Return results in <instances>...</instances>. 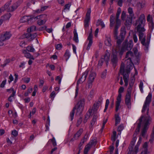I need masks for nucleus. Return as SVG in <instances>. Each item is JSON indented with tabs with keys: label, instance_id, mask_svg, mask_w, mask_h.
Wrapping results in <instances>:
<instances>
[{
	"label": "nucleus",
	"instance_id": "1",
	"mask_svg": "<svg viewBox=\"0 0 154 154\" xmlns=\"http://www.w3.org/2000/svg\"><path fill=\"white\" fill-rule=\"evenodd\" d=\"M152 94L150 92L149 93L148 96L146 97V100L144 103L143 108L142 110V113L144 112L146 110V115L147 116H141L139 119V122L138 124L137 128L136 129L135 133L133 136L136 137L137 134L139 133L141 124L143 125V128L142 129L140 134V136L144 137L146 134L147 132L149 125L152 122V119L151 117L148 116V113L149 111V104L152 100Z\"/></svg>",
	"mask_w": 154,
	"mask_h": 154
},
{
	"label": "nucleus",
	"instance_id": "2",
	"mask_svg": "<svg viewBox=\"0 0 154 154\" xmlns=\"http://www.w3.org/2000/svg\"><path fill=\"white\" fill-rule=\"evenodd\" d=\"M145 21V16L143 14H141L138 20L136 23L138 24L137 27V31L138 33L139 40L141 42V44H144V42L146 36L145 34V30L144 28Z\"/></svg>",
	"mask_w": 154,
	"mask_h": 154
},
{
	"label": "nucleus",
	"instance_id": "3",
	"mask_svg": "<svg viewBox=\"0 0 154 154\" xmlns=\"http://www.w3.org/2000/svg\"><path fill=\"white\" fill-rule=\"evenodd\" d=\"M85 103V100L84 98L81 99L78 101L76 106L73 108L70 113V117L71 120L72 121L74 117V116L75 113V110L76 109H77V112L81 113L84 108V106Z\"/></svg>",
	"mask_w": 154,
	"mask_h": 154
},
{
	"label": "nucleus",
	"instance_id": "4",
	"mask_svg": "<svg viewBox=\"0 0 154 154\" xmlns=\"http://www.w3.org/2000/svg\"><path fill=\"white\" fill-rule=\"evenodd\" d=\"M133 47V42L132 40H130L128 42L127 40H125L123 42L122 46L120 50L118 51L119 55L121 56L126 50H131Z\"/></svg>",
	"mask_w": 154,
	"mask_h": 154
},
{
	"label": "nucleus",
	"instance_id": "5",
	"mask_svg": "<svg viewBox=\"0 0 154 154\" xmlns=\"http://www.w3.org/2000/svg\"><path fill=\"white\" fill-rule=\"evenodd\" d=\"M88 73V71L86 70L83 74L81 77L78 81L77 83V86L76 87L75 97H76L78 94L79 88L78 85L79 84L82 83L86 79V77Z\"/></svg>",
	"mask_w": 154,
	"mask_h": 154
},
{
	"label": "nucleus",
	"instance_id": "6",
	"mask_svg": "<svg viewBox=\"0 0 154 154\" xmlns=\"http://www.w3.org/2000/svg\"><path fill=\"white\" fill-rule=\"evenodd\" d=\"M124 89L123 87H121L119 90V94L117 98V101L116 102V111L117 112L120 106V103L121 100L122 94L121 93L124 91Z\"/></svg>",
	"mask_w": 154,
	"mask_h": 154
},
{
	"label": "nucleus",
	"instance_id": "7",
	"mask_svg": "<svg viewBox=\"0 0 154 154\" xmlns=\"http://www.w3.org/2000/svg\"><path fill=\"white\" fill-rule=\"evenodd\" d=\"M110 57V54L109 52L106 53L104 56L99 60L98 63V65L101 66L103 65V63L105 61L106 65H108V62L109 61Z\"/></svg>",
	"mask_w": 154,
	"mask_h": 154
},
{
	"label": "nucleus",
	"instance_id": "8",
	"mask_svg": "<svg viewBox=\"0 0 154 154\" xmlns=\"http://www.w3.org/2000/svg\"><path fill=\"white\" fill-rule=\"evenodd\" d=\"M11 36V34L9 32H6L0 35V42L4 45L3 42L9 39Z\"/></svg>",
	"mask_w": 154,
	"mask_h": 154
},
{
	"label": "nucleus",
	"instance_id": "9",
	"mask_svg": "<svg viewBox=\"0 0 154 154\" xmlns=\"http://www.w3.org/2000/svg\"><path fill=\"white\" fill-rule=\"evenodd\" d=\"M91 13V8H88L86 14L85 18L84 20V26L85 28H87L89 26V23L90 20Z\"/></svg>",
	"mask_w": 154,
	"mask_h": 154
},
{
	"label": "nucleus",
	"instance_id": "10",
	"mask_svg": "<svg viewBox=\"0 0 154 154\" xmlns=\"http://www.w3.org/2000/svg\"><path fill=\"white\" fill-rule=\"evenodd\" d=\"M97 143V141L95 139H92L87 145L85 146L84 151L86 153L88 152L91 147L93 146H95Z\"/></svg>",
	"mask_w": 154,
	"mask_h": 154
},
{
	"label": "nucleus",
	"instance_id": "11",
	"mask_svg": "<svg viewBox=\"0 0 154 154\" xmlns=\"http://www.w3.org/2000/svg\"><path fill=\"white\" fill-rule=\"evenodd\" d=\"M136 140V137H134L132 139V141L131 142L130 144L128 147L129 151L128 153V154H134V146L135 144V143Z\"/></svg>",
	"mask_w": 154,
	"mask_h": 154
},
{
	"label": "nucleus",
	"instance_id": "12",
	"mask_svg": "<svg viewBox=\"0 0 154 154\" xmlns=\"http://www.w3.org/2000/svg\"><path fill=\"white\" fill-rule=\"evenodd\" d=\"M117 52L113 53L111 56V62L113 66H116L118 61Z\"/></svg>",
	"mask_w": 154,
	"mask_h": 154
},
{
	"label": "nucleus",
	"instance_id": "13",
	"mask_svg": "<svg viewBox=\"0 0 154 154\" xmlns=\"http://www.w3.org/2000/svg\"><path fill=\"white\" fill-rule=\"evenodd\" d=\"M125 58L127 59L126 60H129L130 62L133 64V60L134 58V54L131 51H128L126 54Z\"/></svg>",
	"mask_w": 154,
	"mask_h": 154
},
{
	"label": "nucleus",
	"instance_id": "14",
	"mask_svg": "<svg viewBox=\"0 0 154 154\" xmlns=\"http://www.w3.org/2000/svg\"><path fill=\"white\" fill-rule=\"evenodd\" d=\"M150 38L151 35L149 33L147 34L146 39L145 38V41L144 42V44H142L145 47V50L148 49L149 44Z\"/></svg>",
	"mask_w": 154,
	"mask_h": 154
},
{
	"label": "nucleus",
	"instance_id": "15",
	"mask_svg": "<svg viewBox=\"0 0 154 154\" xmlns=\"http://www.w3.org/2000/svg\"><path fill=\"white\" fill-rule=\"evenodd\" d=\"M120 72L123 75V79H128L129 74L130 72H127L124 69V66L122 65L120 68Z\"/></svg>",
	"mask_w": 154,
	"mask_h": 154
},
{
	"label": "nucleus",
	"instance_id": "16",
	"mask_svg": "<svg viewBox=\"0 0 154 154\" xmlns=\"http://www.w3.org/2000/svg\"><path fill=\"white\" fill-rule=\"evenodd\" d=\"M91 30V32L89 33L88 38V40L89 41V42L88 43V44L87 47L86 48V49L87 50H89L91 46L92 43H93L92 41V29L91 28L90 29Z\"/></svg>",
	"mask_w": 154,
	"mask_h": 154
},
{
	"label": "nucleus",
	"instance_id": "17",
	"mask_svg": "<svg viewBox=\"0 0 154 154\" xmlns=\"http://www.w3.org/2000/svg\"><path fill=\"white\" fill-rule=\"evenodd\" d=\"M21 1H18L14 3L11 7H9L8 9V11H13L16 10L20 5Z\"/></svg>",
	"mask_w": 154,
	"mask_h": 154
},
{
	"label": "nucleus",
	"instance_id": "18",
	"mask_svg": "<svg viewBox=\"0 0 154 154\" xmlns=\"http://www.w3.org/2000/svg\"><path fill=\"white\" fill-rule=\"evenodd\" d=\"M125 103L128 107L130 109L131 107V96L126 95L125 98Z\"/></svg>",
	"mask_w": 154,
	"mask_h": 154
},
{
	"label": "nucleus",
	"instance_id": "19",
	"mask_svg": "<svg viewBox=\"0 0 154 154\" xmlns=\"http://www.w3.org/2000/svg\"><path fill=\"white\" fill-rule=\"evenodd\" d=\"M83 131V130L82 129H80L74 135L72 139V140H74L78 139L79 137L81 135Z\"/></svg>",
	"mask_w": 154,
	"mask_h": 154
},
{
	"label": "nucleus",
	"instance_id": "20",
	"mask_svg": "<svg viewBox=\"0 0 154 154\" xmlns=\"http://www.w3.org/2000/svg\"><path fill=\"white\" fill-rule=\"evenodd\" d=\"M22 52L25 54V57L27 58L32 59L33 60H34L33 56L31 55L30 53L27 52L26 50H23Z\"/></svg>",
	"mask_w": 154,
	"mask_h": 154
},
{
	"label": "nucleus",
	"instance_id": "21",
	"mask_svg": "<svg viewBox=\"0 0 154 154\" xmlns=\"http://www.w3.org/2000/svg\"><path fill=\"white\" fill-rule=\"evenodd\" d=\"M123 40H122V39L119 38L118 39L117 41V45L115 51H116L118 53V51H119V50H120L121 49V48H120L121 44Z\"/></svg>",
	"mask_w": 154,
	"mask_h": 154
},
{
	"label": "nucleus",
	"instance_id": "22",
	"mask_svg": "<svg viewBox=\"0 0 154 154\" xmlns=\"http://www.w3.org/2000/svg\"><path fill=\"white\" fill-rule=\"evenodd\" d=\"M100 25L102 26V28H103L105 27V25L101 19H99L97 21L96 26H97Z\"/></svg>",
	"mask_w": 154,
	"mask_h": 154
},
{
	"label": "nucleus",
	"instance_id": "23",
	"mask_svg": "<svg viewBox=\"0 0 154 154\" xmlns=\"http://www.w3.org/2000/svg\"><path fill=\"white\" fill-rule=\"evenodd\" d=\"M31 18L28 16H24L20 20L21 23H24L28 21Z\"/></svg>",
	"mask_w": 154,
	"mask_h": 154
},
{
	"label": "nucleus",
	"instance_id": "24",
	"mask_svg": "<svg viewBox=\"0 0 154 154\" xmlns=\"http://www.w3.org/2000/svg\"><path fill=\"white\" fill-rule=\"evenodd\" d=\"M133 63L132 64L131 63L129 62V64L128 65L125 70L127 72H130L131 70L133 68Z\"/></svg>",
	"mask_w": 154,
	"mask_h": 154
},
{
	"label": "nucleus",
	"instance_id": "25",
	"mask_svg": "<svg viewBox=\"0 0 154 154\" xmlns=\"http://www.w3.org/2000/svg\"><path fill=\"white\" fill-rule=\"evenodd\" d=\"M132 18L133 17H131L127 18L125 23V25L126 26H129L130 25H131Z\"/></svg>",
	"mask_w": 154,
	"mask_h": 154
},
{
	"label": "nucleus",
	"instance_id": "26",
	"mask_svg": "<svg viewBox=\"0 0 154 154\" xmlns=\"http://www.w3.org/2000/svg\"><path fill=\"white\" fill-rule=\"evenodd\" d=\"M11 1H10L4 5V7H2L1 8H3V11L5 10H7V11H8V9L9 8V6L11 5Z\"/></svg>",
	"mask_w": 154,
	"mask_h": 154
},
{
	"label": "nucleus",
	"instance_id": "27",
	"mask_svg": "<svg viewBox=\"0 0 154 154\" xmlns=\"http://www.w3.org/2000/svg\"><path fill=\"white\" fill-rule=\"evenodd\" d=\"M115 16L114 15H112L110 17V26L112 27L115 23Z\"/></svg>",
	"mask_w": 154,
	"mask_h": 154
},
{
	"label": "nucleus",
	"instance_id": "28",
	"mask_svg": "<svg viewBox=\"0 0 154 154\" xmlns=\"http://www.w3.org/2000/svg\"><path fill=\"white\" fill-rule=\"evenodd\" d=\"M74 34V37H73V40L74 41H75L76 42L78 43L79 42L78 38V34L76 32V30L75 29H74V31L73 32Z\"/></svg>",
	"mask_w": 154,
	"mask_h": 154
},
{
	"label": "nucleus",
	"instance_id": "29",
	"mask_svg": "<svg viewBox=\"0 0 154 154\" xmlns=\"http://www.w3.org/2000/svg\"><path fill=\"white\" fill-rule=\"evenodd\" d=\"M141 142L138 141L137 145L134 148V154H137L138 152L139 146Z\"/></svg>",
	"mask_w": 154,
	"mask_h": 154
},
{
	"label": "nucleus",
	"instance_id": "30",
	"mask_svg": "<svg viewBox=\"0 0 154 154\" xmlns=\"http://www.w3.org/2000/svg\"><path fill=\"white\" fill-rule=\"evenodd\" d=\"M85 142V139H82L81 140V142L79 143L77 149H79V151L81 150L82 149V145Z\"/></svg>",
	"mask_w": 154,
	"mask_h": 154
},
{
	"label": "nucleus",
	"instance_id": "31",
	"mask_svg": "<svg viewBox=\"0 0 154 154\" xmlns=\"http://www.w3.org/2000/svg\"><path fill=\"white\" fill-rule=\"evenodd\" d=\"M96 74L94 72H91L90 75L89 79V80L93 82L96 76Z\"/></svg>",
	"mask_w": 154,
	"mask_h": 154
},
{
	"label": "nucleus",
	"instance_id": "32",
	"mask_svg": "<svg viewBox=\"0 0 154 154\" xmlns=\"http://www.w3.org/2000/svg\"><path fill=\"white\" fill-rule=\"evenodd\" d=\"M36 27L35 26H32L27 29V31L28 32H31L35 31L36 30Z\"/></svg>",
	"mask_w": 154,
	"mask_h": 154
},
{
	"label": "nucleus",
	"instance_id": "33",
	"mask_svg": "<svg viewBox=\"0 0 154 154\" xmlns=\"http://www.w3.org/2000/svg\"><path fill=\"white\" fill-rule=\"evenodd\" d=\"M115 125L117 126V124H119L120 121V119L119 117L118 114H115Z\"/></svg>",
	"mask_w": 154,
	"mask_h": 154
},
{
	"label": "nucleus",
	"instance_id": "34",
	"mask_svg": "<svg viewBox=\"0 0 154 154\" xmlns=\"http://www.w3.org/2000/svg\"><path fill=\"white\" fill-rule=\"evenodd\" d=\"M70 56V54L69 53V50H66L64 54V57L66 58V60L67 61Z\"/></svg>",
	"mask_w": 154,
	"mask_h": 154
},
{
	"label": "nucleus",
	"instance_id": "35",
	"mask_svg": "<svg viewBox=\"0 0 154 154\" xmlns=\"http://www.w3.org/2000/svg\"><path fill=\"white\" fill-rule=\"evenodd\" d=\"M128 12L129 14V16L131 17H133L134 14L133 9L131 7H129L128 9Z\"/></svg>",
	"mask_w": 154,
	"mask_h": 154
},
{
	"label": "nucleus",
	"instance_id": "36",
	"mask_svg": "<svg viewBox=\"0 0 154 154\" xmlns=\"http://www.w3.org/2000/svg\"><path fill=\"white\" fill-rule=\"evenodd\" d=\"M11 16V15L10 13H8L4 15L2 17L3 18L4 20H7L9 19Z\"/></svg>",
	"mask_w": 154,
	"mask_h": 154
},
{
	"label": "nucleus",
	"instance_id": "37",
	"mask_svg": "<svg viewBox=\"0 0 154 154\" xmlns=\"http://www.w3.org/2000/svg\"><path fill=\"white\" fill-rule=\"evenodd\" d=\"M116 131L113 132V135L112 137L111 140L113 142L112 144L113 145L114 142L116 138Z\"/></svg>",
	"mask_w": 154,
	"mask_h": 154
},
{
	"label": "nucleus",
	"instance_id": "38",
	"mask_svg": "<svg viewBox=\"0 0 154 154\" xmlns=\"http://www.w3.org/2000/svg\"><path fill=\"white\" fill-rule=\"evenodd\" d=\"M147 146L148 145L147 143H145L143 145V149H142V151L148 152Z\"/></svg>",
	"mask_w": 154,
	"mask_h": 154
},
{
	"label": "nucleus",
	"instance_id": "39",
	"mask_svg": "<svg viewBox=\"0 0 154 154\" xmlns=\"http://www.w3.org/2000/svg\"><path fill=\"white\" fill-rule=\"evenodd\" d=\"M104 42L106 45L110 46L111 45V40L110 38H107V39Z\"/></svg>",
	"mask_w": 154,
	"mask_h": 154
},
{
	"label": "nucleus",
	"instance_id": "40",
	"mask_svg": "<svg viewBox=\"0 0 154 154\" xmlns=\"http://www.w3.org/2000/svg\"><path fill=\"white\" fill-rule=\"evenodd\" d=\"M133 51H134V54H135L136 57H140L141 56V55L138 52V50L137 48H134L133 49Z\"/></svg>",
	"mask_w": 154,
	"mask_h": 154
},
{
	"label": "nucleus",
	"instance_id": "41",
	"mask_svg": "<svg viewBox=\"0 0 154 154\" xmlns=\"http://www.w3.org/2000/svg\"><path fill=\"white\" fill-rule=\"evenodd\" d=\"M100 105L99 104H98L97 102L96 103H94L93 107V109L94 110V111L97 110Z\"/></svg>",
	"mask_w": 154,
	"mask_h": 154
},
{
	"label": "nucleus",
	"instance_id": "42",
	"mask_svg": "<svg viewBox=\"0 0 154 154\" xmlns=\"http://www.w3.org/2000/svg\"><path fill=\"white\" fill-rule=\"evenodd\" d=\"M26 51L30 52H34L35 51V49L32 46H28L26 47Z\"/></svg>",
	"mask_w": 154,
	"mask_h": 154
},
{
	"label": "nucleus",
	"instance_id": "43",
	"mask_svg": "<svg viewBox=\"0 0 154 154\" xmlns=\"http://www.w3.org/2000/svg\"><path fill=\"white\" fill-rule=\"evenodd\" d=\"M140 57H136L135 59L134 58L133 60V62H134L135 64H138L140 62Z\"/></svg>",
	"mask_w": 154,
	"mask_h": 154
},
{
	"label": "nucleus",
	"instance_id": "44",
	"mask_svg": "<svg viewBox=\"0 0 154 154\" xmlns=\"http://www.w3.org/2000/svg\"><path fill=\"white\" fill-rule=\"evenodd\" d=\"M94 90L93 89H92L90 92V94L88 96V100H91L94 94Z\"/></svg>",
	"mask_w": 154,
	"mask_h": 154
},
{
	"label": "nucleus",
	"instance_id": "45",
	"mask_svg": "<svg viewBox=\"0 0 154 154\" xmlns=\"http://www.w3.org/2000/svg\"><path fill=\"white\" fill-rule=\"evenodd\" d=\"M145 3L144 2H138L137 3V5L138 7L141 8H143L145 6Z\"/></svg>",
	"mask_w": 154,
	"mask_h": 154
},
{
	"label": "nucleus",
	"instance_id": "46",
	"mask_svg": "<svg viewBox=\"0 0 154 154\" xmlns=\"http://www.w3.org/2000/svg\"><path fill=\"white\" fill-rule=\"evenodd\" d=\"M132 87H131L129 86V87L128 88L127 90V94L126 95L131 96Z\"/></svg>",
	"mask_w": 154,
	"mask_h": 154
},
{
	"label": "nucleus",
	"instance_id": "47",
	"mask_svg": "<svg viewBox=\"0 0 154 154\" xmlns=\"http://www.w3.org/2000/svg\"><path fill=\"white\" fill-rule=\"evenodd\" d=\"M125 31H122L120 33L119 36L121 38V39L122 40H124L125 38Z\"/></svg>",
	"mask_w": 154,
	"mask_h": 154
},
{
	"label": "nucleus",
	"instance_id": "48",
	"mask_svg": "<svg viewBox=\"0 0 154 154\" xmlns=\"http://www.w3.org/2000/svg\"><path fill=\"white\" fill-rule=\"evenodd\" d=\"M109 103V99H107L106 100V104L105 105V108L103 112H105L108 108V105Z\"/></svg>",
	"mask_w": 154,
	"mask_h": 154
},
{
	"label": "nucleus",
	"instance_id": "49",
	"mask_svg": "<svg viewBox=\"0 0 154 154\" xmlns=\"http://www.w3.org/2000/svg\"><path fill=\"white\" fill-rule=\"evenodd\" d=\"M119 140H117L116 142V148L115 149L116 154H118V147L119 145Z\"/></svg>",
	"mask_w": 154,
	"mask_h": 154
},
{
	"label": "nucleus",
	"instance_id": "50",
	"mask_svg": "<svg viewBox=\"0 0 154 154\" xmlns=\"http://www.w3.org/2000/svg\"><path fill=\"white\" fill-rule=\"evenodd\" d=\"M134 76L133 77V78L130 79L129 82V86L131 87H133L134 82L135 79L134 77Z\"/></svg>",
	"mask_w": 154,
	"mask_h": 154
},
{
	"label": "nucleus",
	"instance_id": "51",
	"mask_svg": "<svg viewBox=\"0 0 154 154\" xmlns=\"http://www.w3.org/2000/svg\"><path fill=\"white\" fill-rule=\"evenodd\" d=\"M37 36V34L36 33H33V34H30V37L29 40L31 41L34 39Z\"/></svg>",
	"mask_w": 154,
	"mask_h": 154
},
{
	"label": "nucleus",
	"instance_id": "52",
	"mask_svg": "<svg viewBox=\"0 0 154 154\" xmlns=\"http://www.w3.org/2000/svg\"><path fill=\"white\" fill-rule=\"evenodd\" d=\"M97 116H94L91 122V125H93L95 124L97 119Z\"/></svg>",
	"mask_w": 154,
	"mask_h": 154
},
{
	"label": "nucleus",
	"instance_id": "53",
	"mask_svg": "<svg viewBox=\"0 0 154 154\" xmlns=\"http://www.w3.org/2000/svg\"><path fill=\"white\" fill-rule=\"evenodd\" d=\"M143 83L142 81H141L140 82V84L139 85L141 93H143Z\"/></svg>",
	"mask_w": 154,
	"mask_h": 154
},
{
	"label": "nucleus",
	"instance_id": "54",
	"mask_svg": "<svg viewBox=\"0 0 154 154\" xmlns=\"http://www.w3.org/2000/svg\"><path fill=\"white\" fill-rule=\"evenodd\" d=\"M107 71L106 69L104 70L101 73V77L102 78H105L106 75Z\"/></svg>",
	"mask_w": 154,
	"mask_h": 154
},
{
	"label": "nucleus",
	"instance_id": "55",
	"mask_svg": "<svg viewBox=\"0 0 154 154\" xmlns=\"http://www.w3.org/2000/svg\"><path fill=\"white\" fill-rule=\"evenodd\" d=\"M45 22L46 20H38V23L39 25L40 26L45 23Z\"/></svg>",
	"mask_w": 154,
	"mask_h": 154
},
{
	"label": "nucleus",
	"instance_id": "56",
	"mask_svg": "<svg viewBox=\"0 0 154 154\" xmlns=\"http://www.w3.org/2000/svg\"><path fill=\"white\" fill-rule=\"evenodd\" d=\"M124 128V126L122 124L118 127L117 131L118 132H120L122 131Z\"/></svg>",
	"mask_w": 154,
	"mask_h": 154
},
{
	"label": "nucleus",
	"instance_id": "57",
	"mask_svg": "<svg viewBox=\"0 0 154 154\" xmlns=\"http://www.w3.org/2000/svg\"><path fill=\"white\" fill-rule=\"evenodd\" d=\"M113 145L112 144V145L110 146L109 147V152H110L109 154H112L113 153V150L114 149V148Z\"/></svg>",
	"mask_w": 154,
	"mask_h": 154
},
{
	"label": "nucleus",
	"instance_id": "58",
	"mask_svg": "<svg viewBox=\"0 0 154 154\" xmlns=\"http://www.w3.org/2000/svg\"><path fill=\"white\" fill-rule=\"evenodd\" d=\"M82 122V119L81 117L78 120L76 124V126L78 127L79 125Z\"/></svg>",
	"mask_w": 154,
	"mask_h": 154
},
{
	"label": "nucleus",
	"instance_id": "59",
	"mask_svg": "<svg viewBox=\"0 0 154 154\" xmlns=\"http://www.w3.org/2000/svg\"><path fill=\"white\" fill-rule=\"evenodd\" d=\"M126 18V13L125 11L122 12L121 15V19L122 20H124Z\"/></svg>",
	"mask_w": 154,
	"mask_h": 154
},
{
	"label": "nucleus",
	"instance_id": "60",
	"mask_svg": "<svg viewBox=\"0 0 154 154\" xmlns=\"http://www.w3.org/2000/svg\"><path fill=\"white\" fill-rule=\"evenodd\" d=\"M118 34V30H115L114 31V36L116 39H118L117 35Z\"/></svg>",
	"mask_w": 154,
	"mask_h": 154
},
{
	"label": "nucleus",
	"instance_id": "61",
	"mask_svg": "<svg viewBox=\"0 0 154 154\" xmlns=\"http://www.w3.org/2000/svg\"><path fill=\"white\" fill-rule=\"evenodd\" d=\"M50 140L52 142L53 145L54 146H56L57 143L54 137H53L52 139H50Z\"/></svg>",
	"mask_w": 154,
	"mask_h": 154
},
{
	"label": "nucleus",
	"instance_id": "62",
	"mask_svg": "<svg viewBox=\"0 0 154 154\" xmlns=\"http://www.w3.org/2000/svg\"><path fill=\"white\" fill-rule=\"evenodd\" d=\"M11 134L14 137H16L18 135V132L16 130H14L12 131Z\"/></svg>",
	"mask_w": 154,
	"mask_h": 154
},
{
	"label": "nucleus",
	"instance_id": "63",
	"mask_svg": "<svg viewBox=\"0 0 154 154\" xmlns=\"http://www.w3.org/2000/svg\"><path fill=\"white\" fill-rule=\"evenodd\" d=\"M56 47L57 49L60 50L62 48V46L61 44H59L57 45Z\"/></svg>",
	"mask_w": 154,
	"mask_h": 154
},
{
	"label": "nucleus",
	"instance_id": "64",
	"mask_svg": "<svg viewBox=\"0 0 154 154\" xmlns=\"http://www.w3.org/2000/svg\"><path fill=\"white\" fill-rule=\"evenodd\" d=\"M6 80L3 81L0 85V87L3 88L4 87L6 83Z\"/></svg>",
	"mask_w": 154,
	"mask_h": 154
}]
</instances>
